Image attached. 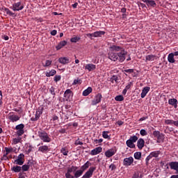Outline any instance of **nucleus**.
Returning a JSON list of instances; mask_svg holds the SVG:
<instances>
[{
	"label": "nucleus",
	"mask_w": 178,
	"mask_h": 178,
	"mask_svg": "<svg viewBox=\"0 0 178 178\" xmlns=\"http://www.w3.org/2000/svg\"><path fill=\"white\" fill-rule=\"evenodd\" d=\"M86 35H87V37H90V38L94 37V33H88Z\"/></svg>",
	"instance_id": "nucleus-63"
},
{
	"label": "nucleus",
	"mask_w": 178,
	"mask_h": 178,
	"mask_svg": "<svg viewBox=\"0 0 178 178\" xmlns=\"http://www.w3.org/2000/svg\"><path fill=\"white\" fill-rule=\"evenodd\" d=\"M144 144H145V141L143 138H139L137 142V147L139 149H143L144 148Z\"/></svg>",
	"instance_id": "nucleus-16"
},
{
	"label": "nucleus",
	"mask_w": 178,
	"mask_h": 178,
	"mask_svg": "<svg viewBox=\"0 0 178 178\" xmlns=\"http://www.w3.org/2000/svg\"><path fill=\"white\" fill-rule=\"evenodd\" d=\"M58 62L62 65H67V63H70V60L67 57H61L58 59Z\"/></svg>",
	"instance_id": "nucleus-18"
},
{
	"label": "nucleus",
	"mask_w": 178,
	"mask_h": 178,
	"mask_svg": "<svg viewBox=\"0 0 178 178\" xmlns=\"http://www.w3.org/2000/svg\"><path fill=\"white\" fill-rule=\"evenodd\" d=\"M67 44V41L63 40L59 42V44L56 47V49L57 51H59V49H62L63 47Z\"/></svg>",
	"instance_id": "nucleus-22"
},
{
	"label": "nucleus",
	"mask_w": 178,
	"mask_h": 178,
	"mask_svg": "<svg viewBox=\"0 0 178 178\" xmlns=\"http://www.w3.org/2000/svg\"><path fill=\"white\" fill-rule=\"evenodd\" d=\"M60 152L61 154H63V155H65V156H67V154H69V150L66 147H63L60 149Z\"/></svg>",
	"instance_id": "nucleus-37"
},
{
	"label": "nucleus",
	"mask_w": 178,
	"mask_h": 178,
	"mask_svg": "<svg viewBox=\"0 0 178 178\" xmlns=\"http://www.w3.org/2000/svg\"><path fill=\"white\" fill-rule=\"evenodd\" d=\"M45 74L47 77H51L52 76H55V74H56V70H51L50 72H47Z\"/></svg>",
	"instance_id": "nucleus-33"
},
{
	"label": "nucleus",
	"mask_w": 178,
	"mask_h": 178,
	"mask_svg": "<svg viewBox=\"0 0 178 178\" xmlns=\"http://www.w3.org/2000/svg\"><path fill=\"white\" fill-rule=\"evenodd\" d=\"M8 119L11 122H17V120H19L20 117H19V115L9 114L8 115Z\"/></svg>",
	"instance_id": "nucleus-19"
},
{
	"label": "nucleus",
	"mask_w": 178,
	"mask_h": 178,
	"mask_svg": "<svg viewBox=\"0 0 178 178\" xmlns=\"http://www.w3.org/2000/svg\"><path fill=\"white\" fill-rule=\"evenodd\" d=\"M43 67H51L52 65V60H46L44 62L42 63Z\"/></svg>",
	"instance_id": "nucleus-26"
},
{
	"label": "nucleus",
	"mask_w": 178,
	"mask_h": 178,
	"mask_svg": "<svg viewBox=\"0 0 178 178\" xmlns=\"http://www.w3.org/2000/svg\"><path fill=\"white\" fill-rule=\"evenodd\" d=\"M159 155H161V151L152 152L145 159L146 163H148V162H149L150 159H152V158H158Z\"/></svg>",
	"instance_id": "nucleus-5"
},
{
	"label": "nucleus",
	"mask_w": 178,
	"mask_h": 178,
	"mask_svg": "<svg viewBox=\"0 0 178 178\" xmlns=\"http://www.w3.org/2000/svg\"><path fill=\"white\" fill-rule=\"evenodd\" d=\"M153 136L157 137L158 140H159V137H162V134H161L159 131H154L153 132Z\"/></svg>",
	"instance_id": "nucleus-42"
},
{
	"label": "nucleus",
	"mask_w": 178,
	"mask_h": 178,
	"mask_svg": "<svg viewBox=\"0 0 178 178\" xmlns=\"http://www.w3.org/2000/svg\"><path fill=\"white\" fill-rule=\"evenodd\" d=\"M156 60V56L154 54H149L146 56L145 62H152Z\"/></svg>",
	"instance_id": "nucleus-20"
},
{
	"label": "nucleus",
	"mask_w": 178,
	"mask_h": 178,
	"mask_svg": "<svg viewBox=\"0 0 178 178\" xmlns=\"http://www.w3.org/2000/svg\"><path fill=\"white\" fill-rule=\"evenodd\" d=\"M82 81L81 79H79V78H77L76 79H74L73 83H72V86H76V84H81Z\"/></svg>",
	"instance_id": "nucleus-40"
},
{
	"label": "nucleus",
	"mask_w": 178,
	"mask_h": 178,
	"mask_svg": "<svg viewBox=\"0 0 178 178\" xmlns=\"http://www.w3.org/2000/svg\"><path fill=\"white\" fill-rule=\"evenodd\" d=\"M91 92H92V88L88 87L87 89H86L83 92L82 95L83 97H87L88 95H90V94H91Z\"/></svg>",
	"instance_id": "nucleus-24"
},
{
	"label": "nucleus",
	"mask_w": 178,
	"mask_h": 178,
	"mask_svg": "<svg viewBox=\"0 0 178 178\" xmlns=\"http://www.w3.org/2000/svg\"><path fill=\"white\" fill-rule=\"evenodd\" d=\"M38 137L43 143H51V138L44 131H39L38 132Z\"/></svg>",
	"instance_id": "nucleus-3"
},
{
	"label": "nucleus",
	"mask_w": 178,
	"mask_h": 178,
	"mask_svg": "<svg viewBox=\"0 0 178 178\" xmlns=\"http://www.w3.org/2000/svg\"><path fill=\"white\" fill-rule=\"evenodd\" d=\"M147 119H148V117H143V118H140V122H143V120H147Z\"/></svg>",
	"instance_id": "nucleus-61"
},
{
	"label": "nucleus",
	"mask_w": 178,
	"mask_h": 178,
	"mask_svg": "<svg viewBox=\"0 0 178 178\" xmlns=\"http://www.w3.org/2000/svg\"><path fill=\"white\" fill-rule=\"evenodd\" d=\"M17 136H23L24 134V129H18L17 131Z\"/></svg>",
	"instance_id": "nucleus-49"
},
{
	"label": "nucleus",
	"mask_w": 178,
	"mask_h": 178,
	"mask_svg": "<svg viewBox=\"0 0 178 178\" xmlns=\"http://www.w3.org/2000/svg\"><path fill=\"white\" fill-rule=\"evenodd\" d=\"M31 120L32 122H35L36 120H38L40 118V113L37 112H33L31 114H30Z\"/></svg>",
	"instance_id": "nucleus-14"
},
{
	"label": "nucleus",
	"mask_w": 178,
	"mask_h": 178,
	"mask_svg": "<svg viewBox=\"0 0 178 178\" xmlns=\"http://www.w3.org/2000/svg\"><path fill=\"white\" fill-rule=\"evenodd\" d=\"M139 8H142L143 9L146 8L147 9V5L143 3H138Z\"/></svg>",
	"instance_id": "nucleus-53"
},
{
	"label": "nucleus",
	"mask_w": 178,
	"mask_h": 178,
	"mask_svg": "<svg viewBox=\"0 0 178 178\" xmlns=\"http://www.w3.org/2000/svg\"><path fill=\"white\" fill-rule=\"evenodd\" d=\"M75 145H83V142L80 141L79 139H77L75 141Z\"/></svg>",
	"instance_id": "nucleus-56"
},
{
	"label": "nucleus",
	"mask_w": 178,
	"mask_h": 178,
	"mask_svg": "<svg viewBox=\"0 0 178 178\" xmlns=\"http://www.w3.org/2000/svg\"><path fill=\"white\" fill-rule=\"evenodd\" d=\"M129 140L134 143L137 141V140H138V137H137V136H131Z\"/></svg>",
	"instance_id": "nucleus-43"
},
{
	"label": "nucleus",
	"mask_w": 178,
	"mask_h": 178,
	"mask_svg": "<svg viewBox=\"0 0 178 178\" xmlns=\"http://www.w3.org/2000/svg\"><path fill=\"white\" fill-rule=\"evenodd\" d=\"M90 166H91V163H90V161H87L81 167V169L83 170V172H84L85 170H87Z\"/></svg>",
	"instance_id": "nucleus-30"
},
{
	"label": "nucleus",
	"mask_w": 178,
	"mask_h": 178,
	"mask_svg": "<svg viewBox=\"0 0 178 178\" xmlns=\"http://www.w3.org/2000/svg\"><path fill=\"white\" fill-rule=\"evenodd\" d=\"M101 99H102V95L101 93H98L92 100V105H97V104H99V102H101Z\"/></svg>",
	"instance_id": "nucleus-9"
},
{
	"label": "nucleus",
	"mask_w": 178,
	"mask_h": 178,
	"mask_svg": "<svg viewBox=\"0 0 178 178\" xmlns=\"http://www.w3.org/2000/svg\"><path fill=\"white\" fill-rule=\"evenodd\" d=\"M134 156L135 159H138V160L141 159V152H135Z\"/></svg>",
	"instance_id": "nucleus-38"
},
{
	"label": "nucleus",
	"mask_w": 178,
	"mask_h": 178,
	"mask_svg": "<svg viewBox=\"0 0 178 178\" xmlns=\"http://www.w3.org/2000/svg\"><path fill=\"white\" fill-rule=\"evenodd\" d=\"M77 5H79L78 3H75L74 4L72 5V8H74V9H76V8H77Z\"/></svg>",
	"instance_id": "nucleus-62"
},
{
	"label": "nucleus",
	"mask_w": 178,
	"mask_h": 178,
	"mask_svg": "<svg viewBox=\"0 0 178 178\" xmlns=\"http://www.w3.org/2000/svg\"><path fill=\"white\" fill-rule=\"evenodd\" d=\"M124 72L125 73H129L130 74L131 73H134V69H128V70H124Z\"/></svg>",
	"instance_id": "nucleus-50"
},
{
	"label": "nucleus",
	"mask_w": 178,
	"mask_h": 178,
	"mask_svg": "<svg viewBox=\"0 0 178 178\" xmlns=\"http://www.w3.org/2000/svg\"><path fill=\"white\" fill-rule=\"evenodd\" d=\"M169 105H172L176 109L177 108V99H169L168 100Z\"/></svg>",
	"instance_id": "nucleus-21"
},
{
	"label": "nucleus",
	"mask_w": 178,
	"mask_h": 178,
	"mask_svg": "<svg viewBox=\"0 0 178 178\" xmlns=\"http://www.w3.org/2000/svg\"><path fill=\"white\" fill-rule=\"evenodd\" d=\"M109 168L111 170H115V169H116V165L115 164H111Z\"/></svg>",
	"instance_id": "nucleus-58"
},
{
	"label": "nucleus",
	"mask_w": 178,
	"mask_h": 178,
	"mask_svg": "<svg viewBox=\"0 0 178 178\" xmlns=\"http://www.w3.org/2000/svg\"><path fill=\"white\" fill-rule=\"evenodd\" d=\"M170 169H172L173 170H176L177 173H178V162L177 161H174L170 163Z\"/></svg>",
	"instance_id": "nucleus-17"
},
{
	"label": "nucleus",
	"mask_w": 178,
	"mask_h": 178,
	"mask_svg": "<svg viewBox=\"0 0 178 178\" xmlns=\"http://www.w3.org/2000/svg\"><path fill=\"white\" fill-rule=\"evenodd\" d=\"M131 86H133V82H129L127 86H126L125 89L130 90Z\"/></svg>",
	"instance_id": "nucleus-55"
},
{
	"label": "nucleus",
	"mask_w": 178,
	"mask_h": 178,
	"mask_svg": "<svg viewBox=\"0 0 178 178\" xmlns=\"http://www.w3.org/2000/svg\"><path fill=\"white\" fill-rule=\"evenodd\" d=\"M168 60L170 63H175L176 62V60H175V54H173V53L168 54Z\"/></svg>",
	"instance_id": "nucleus-25"
},
{
	"label": "nucleus",
	"mask_w": 178,
	"mask_h": 178,
	"mask_svg": "<svg viewBox=\"0 0 178 178\" xmlns=\"http://www.w3.org/2000/svg\"><path fill=\"white\" fill-rule=\"evenodd\" d=\"M147 6H148V8H155L156 6V3L154 0H147Z\"/></svg>",
	"instance_id": "nucleus-27"
},
{
	"label": "nucleus",
	"mask_w": 178,
	"mask_h": 178,
	"mask_svg": "<svg viewBox=\"0 0 178 178\" xmlns=\"http://www.w3.org/2000/svg\"><path fill=\"white\" fill-rule=\"evenodd\" d=\"M61 77L60 75H56L54 76V81H56V83H58V81H60Z\"/></svg>",
	"instance_id": "nucleus-52"
},
{
	"label": "nucleus",
	"mask_w": 178,
	"mask_h": 178,
	"mask_svg": "<svg viewBox=\"0 0 178 178\" xmlns=\"http://www.w3.org/2000/svg\"><path fill=\"white\" fill-rule=\"evenodd\" d=\"M149 90H151V88L146 86L143 88L142 92H141V98H145V96L148 92H149Z\"/></svg>",
	"instance_id": "nucleus-15"
},
{
	"label": "nucleus",
	"mask_w": 178,
	"mask_h": 178,
	"mask_svg": "<svg viewBox=\"0 0 178 178\" xmlns=\"http://www.w3.org/2000/svg\"><path fill=\"white\" fill-rule=\"evenodd\" d=\"M119 77H118V76L116 75H113L111 76V78L110 79V81L111 83H113L115 81V83H116V84H119Z\"/></svg>",
	"instance_id": "nucleus-34"
},
{
	"label": "nucleus",
	"mask_w": 178,
	"mask_h": 178,
	"mask_svg": "<svg viewBox=\"0 0 178 178\" xmlns=\"http://www.w3.org/2000/svg\"><path fill=\"white\" fill-rule=\"evenodd\" d=\"M132 178H141V176H140V173L135 172Z\"/></svg>",
	"instance_id": "nucleus-57"
},
{
	"label": "nucleus",
	"mask_w": 178,
	"mask_h": 178,
	"mask_svg": "<svg viewBox=\"0 0 178 178\" xmlns=\"http://www.w3.org/2000/svg\"><path fill=\"white\" fill-rule=\"evenodd\" d=\"M81 40L80 37L75 36L70 39L72 42H79V40Z\"/></svg>",
	"instance_id": "nucleus-46"
},
{
	"label": "nucleus",
	"mask_w": 178,
	"mask_h": 178,
	"mask_svg": "<svg viewBox=\"0 0 178 178\" xmlns=\"http://www.w3.org/2000/svg\"><path fill=\"white\" fill-rule=\"evenodd\" d=\"M102 141H104V139H102V138H100V139H95V140H94V143H95V144H101V143H102Z\"/></svg>",
	"instance_id": "nucleus-51"
},
{
	"label": "nucleus",
	"mask_w": 178,
	"mask_h": 178,
	"mask_svg": "<svg viewBox=\"0 0 178 178\" xmlns=\"http://www.w3.org/2000/svg\"><path fill=\"white\" fill-rule=\"evenodd\" d=\"M101 152H102V147H98L91 150L90 155H98V154H101Z\"/></svg>",
	"instance_id": "nucleus-13"
},
{
	"label": "nucleus",
	"mask_w": 178,
	"mask_h": 178,
	"mask_svg": "<svg viewBox=\"0 0 178 178\" xmlns=\"http://www.w3.org/2000/svg\"><path fill=\"white\" fill-rule=\"evenodd\" d=\"M71 99H73V92L70 89H67L64 92V98L62 101H70Z\"/></svg>",
	"instance_id": "nucleus-4"
},
{
	"label": "nucleus",
	"mask_w": 178,
	"mask_h": 178,
	"mask_svg": "<svg viewBox=\"0 0 178 178\" xmlns=\"http://www.w3.org/2000/svg\"><path fill=\"white\" fill-rule=\"evenodd\" d=\"M102 35H105V31H99L94 32V37L97 38L98 37H101Z\"/></svg>",
	"instance_id": "nucleus-29"
},
{
	"label": "nucleus",
	"mask_w": 178,
	"mask_h": 178,
	"mask_svg": "<svg viewBox=\"0 0 178 178\" xmlns=\"http://www.w3.org/2000/svg\"><path fill=\"white\" fill-rule=\"evenodd\" d=\"M10 9H12L14 12H19V10H23L24 9V4L22 1L15 2L13 3V6L10 7Z\"/></svg>",
	"instance_id": "nucleus-2"
},
{
	"label": "nucleus",
	"mask_w": 178,
	"mask_h": 178,
	"mask_svg": "<svg viewBox=\"0 0 178 178\" xmlns=\"http://www.w3.org/2000/svg\"><path fill=\"white\" fill-rule=\"evenodd\" d=\"M115 154H116V150L114 149H110L105 152L104 155L106 158H112Z\"/></svg>",
	"instance_id": "nucleus-11"
},
{
	"label": "nucleus",
	"mask_w": 178,
	"mask_h": 178,
	"mask_svg": "<svg viewBox=\"0 0 178 178\" xmlns=\"http://www.w3.org/2000/svg\"><path fill=\"white\" fill-rule=\"evenodd\" d=\"M126 144L129 148H134V147H136L134 143H133L129 139L127 140Z\"/></svg>",
	"instance_id": "nucleus-36"
},
{
	"label": "nucleus",
	"mask_w": 178,
	"mask_h": 178,
	"mask_svg": "<svg viewBox=\"0 0 178 178\" xmlns=\"http://www.w3.org/2000/svg\"><path fill=\"white\" fill-rule=\"evenodd\" d=\"M77 166H72L71 168H67V172L65 173L66 178H74V176L72 175V172H76L77 170Z\"/></svg>",
	"instance_id": "nucleus-6"
},
{
	"label": "nucleus",
	"mask_w": 178,
	"mask_h": 178,
	"mask_svg": "<svg viewBox=\"0 0 178 178\" xmlns=\"http://www.w3.org/2000/svg\"><path fill=\"white\" fill-rule=\"evenodd\" d=\"M58 31L56 30H53L51 32V35H55L56 34H57Z\"/></svg>",
	"instance_id": "nucleus-59"
},
{
	"label": "nucleus",
	"mask_w": 178,
	"mask_h": 178,
	"mask_svg": "<svg viewBox=\"0 0 178 178\" xmlns=\"http://www.w3.org/2000/svg\"><path fill=\"white\" fill-rule=\"evenodd\" d=\"M140 133V136H147V131L145 129H141Z\"/></svg>",
	"instance_id": "nucleus-54"
},
{
	"label": "nucleus",
	"mask_w": 178,
	"mask_h": 178,
	"mask_svg": "<svg viewBox=\"0 0 178 178\" xmlns=\"http://www.w3.org/2000/svg\"><path fill=\"white\" fill-rule=\"evenodd\" d=\"M108 134H109V131H104L102 132V137H103V138H109V135H108Z\"/></svg>",
	"instance_id": "nucleus-44"
},
{
	"label": "nucleus",
	"mask_w": 178,
	"mask_h": 178,
	"mask_svg": "<svg viewBox=\"0 0 178 178\" xmlns=\"http://www.w3.org/2000/svg\"><path fill=\"white\" fill-rule=\"evenodd\" d=\"M85 69L86 70H88L89 72H94V70L97 69V65L92 63L86 64L85 66Z\"/></svg>",
	"instance_id": "nucleus-12"
},
{
	"label": "nucleus",
	"mask_w": 178,
	"mask_h": 178,
	"mask_svg": "<svg viewBox=\"0 0 178 178\" xmlns=\"http://www.w3.org/2000/svg\"><path fill=\"white\" fill-rule=\"evenodd\" d=\"M83 173H84V171H83L82 170H76L74 174V177L79 178L80 177V176L83 175Z\"/></svg>",
	"instance_id": "nucleus-28"
},
{
	"label": "nucleus",
	"mask_w": 178,
	"mask_h": 178,
	"mask_svg": "<svg viewBox=\"0 0 178 178\" xmlns=\"http://www.w3.org/2000/svg\"><path fill=\"white\" fill-rule=\"evenodd\" d=\"M16 130H24V124H20L16 126L15 127Z\"/></svg>",
	"instance_id": "nucleus-47"
},
{
	"label": "nucleus",
	"mask_w": 178,
	"mask_h": 178,
	"mask_svg": "<svg viewBox=\"0 0 178 178\" xmlns=\"http://www.w3.org/2000/svg\"><path fill=\"white\" fill-rule=\"evenodd\" d=\"M170 178H178V175H172Z\"/></svg>",
	"instance_id": "nucleus-64"
},
{
	"label": "nucleus",
	"mask_w": 178,
	"mask_h": 178,
	"mask_svg": "<svg viewBox=\"0 0 178 178\" xmlns=\"http://www.w3.org/2000/svg\"><path fill=\"white\" fill-rule=\"evenodd\" d=\"M165 123V124H175V126L178 127V120L173 121L172 120H166Z\"/></svg>",
	"instance_id": "nucleus-32"
},
{
	"label": "nucleus",
	"mask_w": 178,
	"mask_h": 178,
	"mask_svg": "<svg viewBox=\"0 0 178 178\" xmlns=\"http://www.w3.org/2000/svg\"><path fill=\"white\" fill-rule=\"evenodd\" d=\"M11 170L15 172V173H19V172L22 171V167L19 165H15L11 168Z\"/></svg>",
	"instance_id": "nucleus-31"
},
{
	"label": "nucleus",
	"mask_w": 178,
	"mask_h": 178,
	"mask_svg": "<svg viewBox=\"0 0 178 178\" xmlns=\"http://www.w3.org/2000/svg\"><path fill=\"white\" fill-rule=\"evenodd\" d=\"M111 51L108 53V58L113 62H120L122 63L124 60H126V56H127V51L124 48L113 44L110 47Z\"/></svg>",
	"instance_id": "nucleus-1"
},
{
	"label": "nucleus",
	"mask_w": 178,
	"mask_h": 178,
	"mask_svg": "<svg viewBox=\"0 0 178 178\" xmlns=\"http://www.w3.org/2000/svg\"><path fill=\"white\" fill-rule=\"evenodd\" d=\"M38 151L42 152L43 154H47V152L49 151V147H48L47 145L40 146L38 148Z\"/></svg>",
	"instance_id": "nucleus-23"
},
{
	"label": "nucleus",
	"mask_w": 178,
	"mask_h": 178,
	"mask_svg": "<svg viewBox=\"0 0 178 178\" xmlns=\"http://www.w3.org/2000/svg\"><path fill=\"white\" fill-rule=\"evenodd\" d=\"M20 138H14L13 140V144H14L15 145H16V144H19V143H20Z\"/></svg>",
	"instance_id": "nucleus-48"
},
{
	"label": "nucleus",
	"mask_w": 178,
	"mask_h": 178,
	"mask_svg": "<svg viewBox=\"0 0 178 178\" xmlns=\"http://www.w3.org/2000/svg\"><path fill=\"white\" fill-rule=\"evenodd\" d=\"M49 92L51 94V95H54L53 98H55V95H56V93H55V88H54V86H51L49 88Z\"/></svg>",
	"instance_id": "nucleus-45"
},
{
	"label": "nucleus",
	"mask_w": 178,
	"mask_h": 178,
	"mask_svg": "<svg viewBox=\"0 0 178 178\" xmlns=\"http://www.w3.org/2000/svg\"><path fill=\"white\" fill-rule=\"evenodd\" d=\"M0 10H1L2 12H6V15H8V16H11V17H16L17 16L15 13L12 12L9 8L5 6H2L1 8H0Z\"/></svg>",
	"instance_id": "nucleus-8"
},
{
	"label": "nucleus",
	"mask_w": 178,
	"mask_h": 178,
	"mask_svg": "<svg viewBox=\"0 0 178 178\" xmlns=\"http://www.w3.org/2000/svg\"><path fill=\"white\" fill-rule=\"evenodd\" d=\"M115 101H118L119 102L124 101V97H123V95H118L115 97Z\"/></svg>",
	"instance_id": "nucleus-39"
},
{
	"label": "nucleus",
	"mask_w": 178,
	"mask_h": 178,
	"mask_svg": "<svg viewBox=\"0 0 178 178\" xmlns=\"http://www.w3.org/2000/svg\"><path fill=\"white\" fill-rule=\"evenodd\" d=\"M5 151H6V155H4L3 156L5 157V158H6V155H8V154H10V152H12V151H13V148H12V147H10V148H8V147H6L5 148Z\"/></svg>",
	"instance_id": "nucleus-41"
},
{
	"label": "nucleus",
	"mask_w": 178,
	"mask_h": 178,
	"mask_svg": "<svg viewBox=\"0 0 178 178\" xmlns=\"http://www.w3.org/2000/svg\"><path fill=\"white\" fill-rule=\"evenodd\" d=\"M14 163L15 165H19V166H22L23 163H24V154H20L16 160H15Z\"/></svg>",
	"instance_id": "nucleus-7"
},
{
	"label": "nucleus",
	"mask_w": 178,
	"mask_h": 178,
	"mask_svg": "<svg viewBox=\"0 0 178 178\" xmlns=\"http://www.w3.org/2000/svg\"><path fill=\"white\" fill-rule=\"evenodd\" d=\"M3 40H5V41H8V40H9V36L8 35L3 36Z\"/></svg>",
	"instance_id": "nucleus-60"
},
{
	"label": "nucleus",
	"mask_w": 178,
	"mask_h": 178,
	"mask_svg": "<svg viewBox=\"0 0 178 178\" xmlns=\"http://www.w3.org/2000/svg\"><path fill=\"white\" fill-rule=\"evenodd\" d=\"M133 162H134V159L132 156L124 159L123 165L124 166H130Z\"/></svg>",
	"instance_id": "nucleus-10"
},
{
	"label": "nucleus",
	"mask_w": 178,
	"mask_h": 178,
	"mask_svg": "<svg viewBox=\"0 0 178 178\" xmlns=\"http://www.w3.org/2000/svg\"><path fill=\"white\" fill-rule=\"evenodd\" d=\"M29 169H30V165H29V163L28 164H24L21 167V170H22V172H27Z\"/></svg>",
	"instance_id": "nucleus-35"
}]
</instances>
